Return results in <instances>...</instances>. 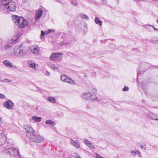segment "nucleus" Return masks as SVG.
<instances>
[{
  "label": "nucleus",
  "instance_id": "obj_1",
  "mask_svg": "<svg viewBox=\"0 0 158 158\" xmlns=\"http://www.w3.org/2000/svg\"><path fill=\"white\" fill-rule=\"evenodd\" d=\"M12 18L13 22L18 26L19 28H23L28 24L27 20L25 19L23 17L14 15Z\"/></svg>",
  "mask_w": 158,
  "mask_h": 158
},
{
  "label": "nucleus",
  "instance_id": "obj_2",
  "mask_svg": "<svg viewBox=\"0 0 158 158\" xmlns=\"http://www.w3.org/2000/svg\"><path fill=\"white\" fill-rule=\"evenodd\" d=\"M1 3L4 7L11 11H15L16 8V5L15 2L9 0H2Z\"/></svg>",
  "mask_w": 158,
  "mask_h": 158
},
{
  "label": "nucleus",
  "instance_id": "obj_3",
  "mask_svg": "<svg viewBox=\"0 0 158 158\" xmlns=\"http://www.w3.org/2000/svg\"><path fill=\"white\" fill-rule=\"evenodd\" d=\"M14 53L17 57H23L27 53L25 49L21 47H16L14 48Z\"/></svg>",
  "mask_w": 158,
  "mask_h": 158
},
{
  "label": "nucleus",
  "instance_id": "obj_4",
  "mask_svg": "<svg viewBox=\"0 0 158 158\" xmlns=\"http://www.w3.org/2000/svg\"><path fill=\"white\" fill-rule=\"evenodd\" d=\"M4 151V152L8 154L10 156H20L19 150L15 148H10Z\"/></svg>",
  "mask_w": 158,
  "mask_h": 158
},
{
  "label": "nucleus",
  "instance_id": "obj_5",
  "mask_svg": "<svg viewBox=\"0 0 158 158\" xmlns=\"http://www.w3.org/2000/svg\"><path fill=\"white\" fill-rule=\"evenodd\" d=\"M82 97V98L89 100L93 101L96 100H98V97L95 94H91L90 92L84 93Z\"/></svg>",
  "mask_w": 158,
  "mask_h": 158
},
{
  "label": "nucleus",
  "instance_id": "obj_6",
  "mask_svg": "<svg viewBox=\"0 0 158 158\" xmlns=\"http://www.w3.org/2000/svg\"><path fill=\"white\" fill-rule=\"evenodd\" d=\"M63 53L60 52L53 53L50 57V59L52 60L61 61L62 60V56Z\"/></svg>",
  "mask_w": 158,
  "mask_h": 158
},
{
  "label": "nucleus",
  "instance_id": "obj_7",
  "mask_svg": "<svg viewBox=\"0 0 158 158\" xmlns=\"http://www.w3.org/2000/svg\"><path fill=\"white\" fill-rule=\"evenodd\" d=\"M29 139L31 141L39 143L43 141V138L40 135H36L33 134L32 135H31V137H29Z\"/></svg>",
  "mask_w": 158,
  "mask_h": 158
},
{
  "label": "nucleus",
  "instance_id": "obj_8",
  "mask_svg": "<svg viewBox=\"0 0 158 158\" xmlns=\"http://www.w3.org/2000/svg\"><path fill=\"white\" fill-rule=\"evenodd\" d=\"M24 128L26 130L27 133L26 135L28 137L29 136L30 134L31 136V135H32L35 133V131L29 126L25 125L24 126Z\"/></svg>",
  "mask_w": 158,
  "mask_h": 158
},
{
  "label": "nucleus",
  "instance_id": "obj_9",
  "mask_svg": "<svg viewBox=\"0 0 158 158\" xmlns=\"http://www.w3.org/2000/svg\"><path fill=\"white\" fill-rule=\"evenodd\" d=\"M43 11L41 8H39L37 10L35 13V19L36 21L39 20V19L41 18L43 14Z\"/></svg>",
  "mask_w": 158,
  "mask_h": 158
},
{
  "label": "nucleus",
  "instance_id": "obj_10",
  "mask_svg": "<svg viewBox=\"0 0 158 158\" xmlns=\"http://www.w3.org/2000/svg\"><path fill=\"white\" fill-rule=\"evenodd\" d=\"M3 105L7 109H11L14 106V104L11 101L8 100L7 102H4Z\"/></svg>",
  "mask_w": 158,
  "mask_h": 158
},
{
  "label": "nucleus",
  "instance_id": "obj_11",
  "mask_svg": "<svg viewBox=\"0 0 158 158\" xmlns=\"http://www.w3.org/2000/svg\"><path fill=\"white\" fill-rule=\"evenodd\" d=\"M31 51L34 54H38L40 52V48L37 45H33L30 47Z\"/></svg>",
  "mask_w": 158,
  "mask_h": 158
},
{
  "label": "nucleus",
  "instance_id": "obj_12",
  "mask_svg": "<svg viewBox=\"0 0 158 158\" xmlns=\"http://www.w3.org/2000/svg\"><path fill=\"white\" fill-rule=\"evenodd\" d=\"M70 143L72 144L76 148H79L80 147V143L77 140H71Z\"/></svg>",
  "mask_w": 158,
  "mask_h": 158
},
{
  "label": "nucleus",
  "instance_id": "obj_13",
  "mask_svg": "<svg viewBox=\"0 0 158 158\" xmlns=\"http://www.w3.org/2000/svg\"><path fill=\"white\" fill-rule=\"evenodd\" d=\"M84 141L86 144L89 148L93 149L95 148V146L94 145L92 144L90 141L87 139H85Z\"/></svg>",
  "mask_w": 158,
  "mask_h": 158
},
{
  "label": "nucleus",
  "instance_id": "obj_14",
  "mask_svg": "<svg viewBox=\"0 0 158 158\" xmlns=\"http://www.w3.org/2000/svg\"><path fill=\"white\" fill-rule=\"evenodd\" d=\"M3 63L6 67L12 68L13 67L12 64L8 60H4L3 62Z\"/></svg>",
  "mask_w": 158,
  "mask_h": 158
},
{
  "label": "nucleus",
  "instance_id": "obj_15",
  "mask_svg": "<svg viewBox=\"0 0 158 158\" xmlns=\"http://www.w3.org/2000/svg\"><path fill=\"white\" fill-rule=\"evenodd\" d=\"M32 120H33L35 122H40L42 121V118L40 117H37L36 116H32L31 118Z\"/></svg>",
  "mask_w": 158,
  "mask_h": 158
},
{
  "label": "nucleus",
  "instance_id": "obj_16",
  "mask_svg": "<svg viewBox=\"0 0 158 158\" xmlns=\"http://www.w3.org/2000/svg\"><path fill=\"white\" fill-rule=\"evenodd\" d=\"M94 21L96 24L101 26L102 25V22L100 20L99 18L96 17L94 19Z\"/></svg>",
  "mask_w": 158,
  "mask_h": 158
},
{
  "label": "nucleus",
  "instance_id": "obj_17",
  "mask_svg": "<svg viewBox=\"0 0 158 158\" xmlns=\"http://www.w3.org/2000/svg\"><path fill=\"white\" fill-rule=\"evenodd\" d=\"M155 114L152 113H148L147 114V117L152 119L155 120Z\"/></svg>",
  "mask_w": 158,
  "mask_h": 158
},
{
  "label": "nucleus",
  "instance_id": "obj_18",
  "mask_svg": "<svg viewBox=\"0 0 158 158\" xmlns=\"http://www.w3.org/2000/svg\"><path fill=\"white\" fill-rule=\"evenodd\" d=\"M149 64L147 62H143L141 63L140 67L142 69L143 68H144V69H146V68L148 66Z\"/></svg>",
  "mask_w": 158,
  "mask_h": 158
},
{
  "label": "nucleus",
  "instance_id": "obj_19",
  "mask_svg": "<svg viewBox=\"0 0 158 158\" xmlns=\"http://www.w3.org/2000/svg\"><path fill=\"white\" fill-rule=\"evenodd\" d=\"M45 123L47 124L51 125L53 127H54L55 125V123L54 122L49 120H46Z\"/></svg>",
  "mask_w": 158,
  "mask_h": 158
},
{
  "label": "nucleus",
  "instance_id": "obj_20",
  "mask_svg": "<svg viewBox=\"0 0 158 158\" xmlns=\"http://www.w3.org/2000/svg\"><path fill=\"white\" fill-rule=\"evenodd\" d=\"M79 16L82 19L84 18L87 20H89V19L88 17L85 14H79Z\"/></svg>",
  "mask_w": 158,
  "mask_h": 158
},
{
  "label": "nucleus",
  "instance_id": "obj_21",
  "mask_svg": "<svg viewBox=\"0 0 158 158\" xmlns=\"http://www.w3.org/2000/svg\"><path fill=\"white\" fill-rule=\"evenodd\" d=\"M68 77L64 75H62L60 77L61 80L64 82H66Z\"/></svg>",
  "mask_w": 158,
  "mask_h": 158
},
{
  "label": "nucleus",
  "instance_id": "obj_22",
  "mask_svg": "<svg viewBox=\"0 0 158 158\" xmlns=\"http://www.w3.org/2000/svg\"><path fill=\"white\" fill-rule=\"evenodd\" d=\"M48 100L51 102L55 103L56 102V99L53 97H49L48 98Z\"/></svg>",
  "mask_w": 158,
  "mask_h": 158
},
{
  "label": "nucleus",
  "instance_id": "obj_23",
  "mask_svg": "<svg viewBox=\"0 0 158 158\" xmlns=\"http://www.w3.org/2000/svg\"><path fill=\"white\" fill-rule=\"evenodd\" d=\"M12 48L11 46L9 44H6L5 45L4 49L6 50H9Z\"/></svg>",
  "mask_w": 158,
  "mask_h": 158
},
{
  "label": "nucleus",
  "instance_id": "obj_24",
  "mask_svg": "<svg viewBox=\"0 0 158 158\" xmlns=\"http://www.w3.org/2000/svg\"><path fill=\"white\" fill-rule=\"evenodd\" d=\"M150 41L152 43H158V39L156 37L152 38Z\"/></svg>",
  "mask_w": 158,
  "mask_h": 158
},
{
  "label": "nucleus",
  "instance_id": "obj_25",
  "mask_svg": "<svg viewBox=\"0 0 158 158\" xmlns=\"http://www.w3.org/2000/svg\"><path fill=\"white\" fill-rule=\"evenodd\" d=\"M153 26L151 25H145V27L146 28L149 30V31H151V29H153Z\"/></svg>",
  "mask_w": 158,
  "mask_h": 158
},
{
  "label": "nucleus",
  "instance_id": "obj_26",
  "mask_svg": "<svg viewBox=\"0 0 158 158\" xmlns=\"http://www.w3.org/2000/svg\"><path fill=\"white\" fill-rule=\"evenodd\" d=\"M77 0H71V4L74 6H76L77 5Z\"/></svg>",
  "mask_w": 158,
  "mask_h": 158
},
{
  "label": "nucleus",
  "instance_id": "obj_27",
  "mask_svg": "<svg viewBox=\"0 0 158 158\" xmlns=\"http://www.w3.org/2000/svg\"><path fill=\"white\" fill-rule=\"evenodd\" d=\"M66 82L71 84H74V82L73 81L72 79L69 78H67Z\"/></svg>",
  "mask_w": 158,
  "mask_h": 158
},
{
  "label": "nucleus",
  "instance_id": "obj_28",
  "mask_svg": "<svg viewBox=\"0 0 158 158\" xmlns=\"http://www.w3.org/2000/svg\"><path fill=\"white\" fill-rule=\"evenodd\" d=\"M55 30L54 29H48V31H45L46 34H48L50 33H51L52 32H55Z\"/></svg>",
  "mask_w": 158,
  "mask_h": 158
},
{
  "label": "nucleus",
  "instance_id": "obj_29",
  "mask_svg": "<svg viewBox=\"0 0 158 158\" xmlns=\"http://www.w3.org/2000/svg\"><path fill=\"white\" fill-rule=\"evenodd\" d=\"M17 39H12L9 41V43L11 44H16L17 42Z\"/></svg>",
  "mask_w": 158,
  "mask_h": 158
},
{
  "label": "nucleus",
  "instance_id": "obj_30",
  "mask_svg": "<svg viewBox=\"0 0 158 158\" xmlns=\"http://www.w3.org/2000/svg\"><path fill=\"white\" fill-rule=\"evenodd\" d=\"M45 35V32L42 30L41 31V35H40V37L41 39H42L44 38Z\"/></svg>",
  "mask_w": 158,
  "mask_h": 158
},
{
  "label": "nucleus",
  "instance_id": "obj_31",
  "mask_svg": "<svg viewBox=\"0 0 158 158\" xmlns=\"http://www.w3.org/2000/svg\"><path fill=\"white\" fill-rule=\"evenodd\" d=\"M47 65L49 66L50 68L53 69L55 64L51 63H47Z\"/></svg>",
  "mask_w": 158,
  "mask_h": 158
},
{
  "label": "nucleus",
  "instance_id": "obj_32",
  "mask_svg": "<svg viewBox=\"0 0 158 158\" xmlns=\"http://www.w3.org/2000/svg\"><path fill=\"white\" fill-rule=\"evenodd\" d=\"M29 66L30 67L32 68H35V64L34 63H29Z\"/></svg>",
  "mask_w": 158,
  "mask_h": 158
},
{
  "label": "nucleus",
  "instance_id": "obj_33",
  "mask_svg": "<svg viewBox=\"0 0 158 158\" xmlns=\"http://www.w3.org/2000/svg\"><path fill=\"white\" fill-rule=\"evenodd\" d=\"M54 70H56L57 71H59V67L57 65H55L54 68L53 69Z\"/></svg>",
  "mask_w": 158,
  "mask_h": 158
},
{
  "label": "nucleus",
  "instance_id": "obj_34",
  "mask_svg": "<svg viewBox=\"0 0 158 158\" xmlns=\"http://www.w3.org/2000/svg\"><path fill=\"white\" fill-rule=\"evenodd\" d=\"M2 81L3 82L7 83V82H10L11 81L10 80L7 79H4Z\"/></svg>",
  "mask_w": 158,
  "mask_h": 158
},
{
  "label": "nucleus",
  "instance_id": "obj_35",
  "mask_svg": "<svg viewBox=\"0 0 158 158\" xmlns=\"http://www.w3.org/2000/svg\"><path fill=\"white\" fill-rule=\"evenodd\" d=\"M4 135L3 132L2 131H0V139L3 138Z\"/></svg>",
  "mask_w": 158,
  "mask_h": 158
},
{
  "label": "nucleus",
  "instance_id": "obj_36",
  "mask_svg": "<svg viewBox=\"0 0 158 158\" xmlns=\"http://www.w3.org/2000/svg\"><path fill=\"white\" fill-rule=\"evenodd\" d=\"M64 44L67 45H70L71 44V42H67L64 41Z\"/></svg>",
  "mask_w": 158,
  "mask_h": 158
},
{
  "label": "nucleus",
  "instance_id": "obj_37",
  "mask_svg": "<svg viewBox=\"0 0 158 158\" xmlns=\"http://www.w3.org/2000/svg\"><path fill=\"white\" fill-rule=\"evenodd\" d=\"M129 89V88L128 87H126L125 86L123 89V91H128Z\"/></svg>",
  "mask_w": 158,
  "mask_h": 158
},
{
  "label": "nucleus",
  "instance_id": "obj_38",
  "mask_svg": "<svg viewBox=\"0 0 158 158\" xmlns=\"http://www.w3.org/2000/svg\"><path fill=\"white\" fill-rule=\"evenodd\" d=\"M96 89H93L92 90L91 92H89L91 94H94L96 92Z\"/></svg>",
  "mask_w": 158,
  "mask_h": 158
},
{
  "label": "nucleus",
  "instance_id": "obj_39",
  "mask_svg": "<svg viewBox=\"0 0 158 158\" xmlns=\"http://www.w3.org/2000/svg\"><path fill=\"white\" fill-rule=\"evenodd\" d=\"M141 148L142 149H143L145 150L146 149V146L145 144H144L143 145H140Z\"/></svg>",
  "mask_w": 158,
  "mask_h": 158
},
{
  "label": "nucleus",
  "instance_id": "obj_40",
  "mask_svg": "<svg viewBox=\"0 0 158 158\" xmlns=\"http://www.w3.org/2000/svg\"><path fill=\"white\" fill-rule=\"evenodd\" d=\"M155 118L156 119H155V120L158 121V114H155Z\"/></svg>",
  "mask_w": 158,
  "mask_h": 158
},
{
  "label": "nucleus",
  "instance_id": "obj_41",
  "mask_svg": "<svg viewBox=\"0 0 158 158\" xmlns=\"http://www.w3.org/2000/svg\"><path fill=\"white\" fill-rule=\"evenodd\" d=\"M131 154L133 155L134 156H135L136 154V151H132Z\"/></svg>",
  "mask_w": 158,
  "mask_h": 158
},
{
  "label": "nucleus",
  "instance_id": "obj_42",
  "mask_svg": "<svg viewBox=\"0 0 158 158\" xmlns=\"http://www.w3.org/2000/svg\"><path fill=\"white\" fill-rule=\"evenodd\" d=\"M5 97V95L4 94H0V98L3 99Z\"/></svg>",
  "mask_w": 158,
  "mask_h": 158
},
{
  "label": "nucleus",
  "instance_id": "obj_43",
  "mask_svg": "<svg viewBox=\"0 0 158 158\" xmlns=\"http://www.w3.org/2000/svg\"><path fill=\"white\" fill-rule=\"evenodd\" d=\"M86 108L88 110L90 109V105L89 104H87L86 105Z\"/></svg>",
  "mask_w": 158,
  "mask_h": 158
},
{
  "label": "nucleus",
  "instance_id": "obj_44",
  "mask_svg": "<svg viewBox=\"0 0 158 158\" xmlns=\"http://www.w3.org/2000/svg\"><path fill=\"white\" fill-rule=\"evenodd\" d=\"M137 153L139 155V156L140 157H142V155L141 154L140 152L138 151V150H136V154Z\"/></svg>",
  "mask_w": 158,
  "mask_h": 158
},
{
  "label": "nucleus",
  "instance_id": "obj_45",
  "mask_svg": "<svg viewBox=\"0 0 158 158\" xmlns=\"http://www.w3.org/2000/svg\"><path fill=\"white\" fill-rule=\"evenodd\" d=\"M45 75L47 76H49L50 75V73L49 72L47 71L45 73Z\"/></svg>",
  "mask_w": 158,
  "mask_h": 158
},
{
  "label": "nucleus",
  "instance_id": "obj_46",
  "mask_svg": "<svg viewBox=\"0 0 158 158\" xmlns=\"http://www.w3.org/2000/svg\"><path fill=\"white\" fill-rule=\"evenodd\" d=\"M3 121L2 119L0 117V125L3 123Z\"/></svg>",
  "mask_w": 158,
  "mask_h": 158
},
{
  "label": "nucleus",
  "instance_id": "obj_47",
  "mask_svg": "<svg viewBox=\"0 0 158 158\" xmlns=\"http://www.w3.org/2000/svg\"><path fill=\"white\" fill-rule=\"evenodd\" d=\"M76 155V157H77V158H81L79 155L78 154H75V155Z\"/></svg>",
  "mask_w": 158,
  "mask_h": 158
},
{
  "label": "nucleus",
  "instance_id": "obj_48",
  "mask_svg": "<svg viewBox=\"0 0 158 158\" xmlns=\"http://www.w3.org/2000/svg\"><path fill=\"white\" fill-rule=\"evenodd\" d=\"M153 29H154L155 31H156V30L158 31V29L155 28V27H154L153 26Z\"/></svg>",
  "mask_w": 158,
  "mask_h": 158
},
{
  "label": "nucleus",
  "instance_id": "obj_49",
  "mask_svg": "<svg viewBox=\"0 0 158 158\" xmlns=\"http://www.w3.org/2000/svg\"><path fill=\"white\" fill-rule=\"evenodd\" d=\"M140 73H139H139H137V77H138V76L139 75V74H140Z\"/></svg>",
  "mask_w": 158,
  "mask_h": 158
},
{
  "label": "nucleus",
  "instance_id": "obj_50",
  "mask_svg": "<svg viewBox=\"0 0 158 158\" xmlns=\"http://www.w3.org/2000/svg\"><path fill=\"white\" fill-rule=\"evenodd\" d=\"M42 148H41V150L40 151V152H42Z\"/></svg>",
  "mask_w": 158,
  "mask_h": 158
},
{
  "label": "nucleus",
  "instance_id": "obj_51",
  "mask_svg": "<svg viewBox=\"0 0 158 158\" xmlns=\"http://www.w3.org/2000/svg\"><path fill=\"white\" fill-rule=\"evenodd\" d=\"M156 22L158 23V20L156 21Z\"/></svg>",
  "mask_w": 158,
  "mask_h": 158
},
{
  "label": "nucleus",
  "instance_id": "obj_52",
  "mask_svg": "<svg viewBox=\"0 0 158 158\" xmlns=\"http://www.w3.org/2000/svg\"><path fill=\"white\" fill-rule=\"evenodd\" d=\"M69 23H68V25H69Z\"/></svg>",
  "mask_w": 158,
  "mask_h": 158
},
{
  "label": "nucleus",
  "instance_id": "obj_53",
  "mask_svg": "<svg viewBox=\"0 0 158 158\" xmlns=\"http://www.w3.org/2000/svg\"><path fill=\"white\" fill-rule=\"evenodd\" d=\"M104 0H102V1H104Z\"/></svg>",
  "mask_w": 158,
  "mask_h": 158
},
{
  "label": "nucleus",
  "instance_id": "obj_54",
  "mask_svg": "<svg viewBox=\"0 0 158 158\" xmlns=\"http://www.w3.org/2000/svg\"><path fill=\"white\" fill-rule=\"evenodd\" d=\"M157 68H158V67H157Z\"/></svg>",
  "mask_w": 158,
  "mask_h": 158
},
{
  "label": "nucleus",
  "instance_id": "obj_55",
  "mask_svg": "<svg viewBox=\"0 0 158 158\" xmlns=\"http://www.w3.org/2000/svg\"><path fill=\"white\" fill-rule=\"evenodd\" d=\"M2 0H1V1H2Z\"/></svg>",
  "mask_w": 158,
  "mask_h": 158
}]
</instances>
